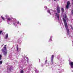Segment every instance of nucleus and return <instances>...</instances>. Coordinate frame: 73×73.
Here are the masks:
<instances>
[{
    "mask_svg": "<svg viewBox=\"0 0 73 73\" xmlns=\"http://www.w3.org/2000/svg\"><path fill=\"white\" fill-rule=\"evenodd\" d=\"M57 13H60V7H57Z\"/></svg>",
    "mask_w": 73,
    "mask_h": 73,
    "instance_id": "9",
    "label": "nucleus"
},
{
    "mask_svg": "<svg viewBox=\"0 0 73 73\" xmlns=\"http://www.w3.org/2000/svg\"><path fill=\"white\" fill-rule=\"evenodd\" d=\"M73 70H72V72H73Z\"/></svg>",
    "mask_w": 73,
    "mask_h": 73,
    "instance_id": "31",
    "label": "nucleus"
},
{
    "mask_svg": "<svg viewBox=\"0 0 73 73\" xmlns=\"http://www.w3.org/2000/svg\"><path fill=\"white\" fill-rule=\"evenodd\" d=\"M72 44L73 45V41H72Z\"/></svg>",
    "mask_w": 73,
    "mask_h": 73,
    "instance_id": "28",
    "label": "nucleus"
},
{
    "mask_svg": "<svg viewBox=\"0 0 73 73\" xmlns=\"http://www.w3.org/2000/svg\"><path fill=\"white\" fill-rule=\"evenodd\" d=\"M64 18H63V19L64 21V23L65 26L66 27V31H67V35L68 36V35H69V29H68V25H67V23L66 22V21L67 20V21H69V19L67 18V16L66 15H64Z\"/></svg>",
    "mask_w": 73,
    "mask_h": 73,
    "instance_id": "1",
    "label": "nucleus"
},
{
    "mask_svg": "<svg viewBox=\"0 0 73 73\" xmlns=\"http://www.w3.org/2000/svg\"><path fill=\"white\" fill-rule=\"evenodd\" d=\"M26 58L27 59V62H28V60H29L28 58L26 57Z\"/></svg>",
    "mask_w": 73,
    "mask_h": 73,
    "instance_id": "21",
    "label": "nucleus"
},
{
    "mask_svg": "<svg viewBox=\"0 0 73 73\" xmlns=\"http://www.w3.org/2000/svg\"><path fill=\"white\" fill-rule=\"evenodd\" d=\"M44 8H45V9H47V7H46V6H44Z\"/></svg>",
    "mask_w": 73,
    "mask_h": 73,
    "instance_id": "23",
    "label": "nucleus"
},
{
    "mask_svg": "<svg viewBox=\"0 0 73 73\" xmlns=\"http://www.w3.org/2000/svg\"><path fill=\"white\" fill-rule=\"evenodd\" d=\"M39 62H40V59H39Z\"/></svg>",
    "mask_w": 73,
    "mask_h": 73,
    "instance_id": "27",
    "label": "nucleus"
},
{
    "mask_svg": "<svg viewBox=\"0 0 73 73\" xmlns=\"http://www.w3.org/2000/svg\"><path fill=\"white\" fill-rule=\"evenodd\" d=\"M2 63H3V61H0V64H2Z\"/></svg>",
    "mask_w": 73,
    "mask_h": 73,
    "instance_id": "18",
    "label": "nucleus"
},
{
    "mask_svg": "<svg viewBox=\"0 0 73 73\" xmlns=\"http://www.w3.org/2000/svg\"><path fill=\"white\" fill-rule=\"evenodd\" d=\"M2 56H1V55H0V60H1V57Z\"/></svg>",
    "mask_w": 73,
    "mask_h": 73,
    "instance_id": "19",
    "label": "nucleus"
},
{
    "mask_svg": "<svg viewBox=\"0 0 73 73\" xmlns=\"http://www.w3.org/2000/svg\"><path fill=\"white\" fill-rule=\"evenodd\" d=\"M54 1H58V0H54Z\"/></svg>",
    "mask_w": 73,
    "mask_h": 73,
    "instance_id": "25",
    "label": "nucleus"
},
{
    "mask_svg": "<svg viewBox=\"0 0 73 73\" xmlns=\"http://www.w3.org/2000/svg\"><path fill=\"white\" fill-rule=\"evenodd\" d=\"M72 1H73V0H72Z\"/></svg>",
    "mask_w": 73,
    "mask_h": 73,
    "instance_id": "32",
    "label": "nucleus"
},
{
    "mask_svg": "<svg viewBox=\"0 0 73 73\" xmlns=\"http://www.w3.org/2000/svg\"><path fill=\"white\" fill-rule=\"evenodd\" d=\"M72 1H73V0H72Z\"/></svg>",
    "mask_w": 73,
    "mask_h": 73,
    "instance_id": "34",
    "label": "nucleus"
},
{
    "mask_svg": "<svg viewBox=\"0 0 73 73\" xmlns=\"http://www.w3.org/2000/svg\"><path fill=\"white\" fill-rule=\"evenodd\" d=\"M8 38V34H7L5 35V38L6 39H7Z\"/></svg>",
    "mask_w": 73,
    "mask_h": 73,
    "instance_id": "11",
    "label": "nucleus"
},
{
    "mask_svg": "<svg viewBox=\"0 0 73 73\" xmlns=\"http://www.w3.org/2000/svg\"><path fill=\"white\" fill-rule=\"evenodd\" d=\"M53 37L52 36H50V41H52V38Z\"/></svg>",
    "mask_w": 73,
    "mask_h": 73,
    "instance_id": "16",
    "label": "nucleus"
},
{
    "mask_svg": "<svg viewBox=\"0 0 73 73\" xmlns=\"http://www.w3.org/2000/svg\"><path fill=\"white\" fill-rule=\"evenodd\" d=\"M54 58V55H52L51 56V64H53V58Z\"/></svg>",
    "mask_w": 73,
    "mask_h": 73,
    "instance_id": "7",
    "label": "nucleus"
},
{
    "mask_svg": "<svg viewBox=\"0 0 73 73\" xmlns=\"http://www.w3.org/2000/svg\"><path fill=\"white\" fill-rule=\"evenodd\" d=\"M20 73H24V71L23 70H21L20 71Z\"/></svg>",
    "mask_w": 73,
    "mask_h": 73,
    "instance_id": "15",
    "label": "nucleus"
},
{
    "mask_svg": "<svg viewBox=\"0 0 73 73\" xmlns=\"http://www.w3.org/2000/svg\"><path fill=\"white\" fill-rule=\"evenodd\" d=\"M47 11L48 13H49L51 15V13H50V10H47Z\"/></svg>",
    "mask_w": 73,
    "mask_h": 73,
    "instance_id": "12",
    "label": "nucleus"
},
{
    "mask_svg": "<svg viewBox=\"0 0 73 73\" xmlns=\"http://www.w3.org/2000/svg\"><path fill=\"white\" fill-rule=\"evenodd\" d=\"M60 55H59L57 57L58 59H59L60 58Z\"/></svg>",
    "mask_w": 73,
    "mask_h": 73,
    "instance_id": "13",
    "label": "nucleus"
},
{
    "mask_svg": "<svg viewBox=\"0 0 73 73\" xmlns=\"http://www.w3.org/2000/svg\"><path fill=\"white\" fill-rule=\"evenodd\" d=\"M70 4V2L69 1H68L67 3V5L66 6V9H68L69 8V5Z\"/></svg>",
    "mask_w": 73,
    "mask_h": 73,
    "instance_id": "6",
    "label": "nucleus"
},
{
    "mask_svg": "<svg viewBox=\"0 0 73 73\" xmlns=\"http://www.w3.org/2000/svg\"><path fill=\"white\" fill-rule=\"evenodd\" d=\"M1 33H2V31H1L0 32V35L1 34Z\"/></svg>",
    "mask_w": 73,
    "mask_h": 73,
    "instance_id": "24",
    "label": "nucleus"
},
{
    "mask_svg": "<svg viewBox=\"0 0 73 73\" xmlns=\"http://www.w3.org/2000/svg\"><path fill=\"white\" fill-rule=\"evenodd\" d=\"M20 25H21V24H20Z\"/></svg>",
    "mask_w": 73,
    "mask_h": 73,
    "instance_id": "30",
    "label": "nucleus"
},
{
    "mask_svg": "<svg viewBox=\"0 0 73 73\" xmlns=\"http://www.w3.org/2000/svg\"><path fill=\"white\" fill-rule=\"evenodd\" d=\"M69 65H70L71 68H73V62H69Z\"/></svg>",
    "mask_w": 73,
    "mask_h": 73,
    "instance_id": "8",
    "label": "nucleus"
},
{
    "mask_svg": "<svg viewBox=\"0 0 73 73\" xmlns=\"http://www.w3.org/2000/svg\"><path fill=\"white\" fill-rule=\"evenodd\" d=\"M71 13L72 15H73V10L71 11Z\"/></svg>",
    "mask_w": 73,
    "mask_h": 73,
    "instance_id": "22",
    "label": "nucleus"
},
{
    "mask_svg": "<svg viewBox=\"0 0 73 73\" xmlns=\"http://www.w3.org/2000/svg\"><path fill=\"white\" fill-rule=\"evenodd\" d=\"M51 11L53 13H54V14H55V15H56V17L57 18L58 20H59V18L60 17L59 16V14H58L57 13H56V11H53L52 10H51Z\"/></svg>",
    "mask_w": 73,
    "mask_h": 73,
    "instance_id": "4",
    "label": "nucleus"
},
{
    "mask_svg": "<svg viewBox=\"0 0 73 73\" xmlns=\"http://www.w3.org/2000/svg\"><path fill=\"white\" fill-rule=\"evenodd\" d=\"M46 62H47V60H46L45 61V63H46Z\"/></svg>",
    "mask_w": 73,
    "mask_h": 73,
    "instance_id": "26",
    "label": "nucleus"
},
{
    "mask_svg": "<svg viewBox=\"0 0 73 73\" xmlns=\"http://www.w3.org/2000/svg\"><path fill=\"white\" fill-rule=\"evenodd\" d=\"M5 17H7L6 21H7V23H8L9 22L11 21V18L9 17H8V15H6Z\"/></svg>",
    "mask_w": 73,
    "mask_h": 73,
    "instance_id": "5",
    "label": "nucleus"
},
{
    "mask_svg": "<svg viewBox=\"0 0 73 73\" xmlns=\"http://www.w3.org/2000/svg\"><path fill=\"white\" fill-rule=\"evenodd\" d=\"M13 20V25L15 27H16L17 25V24H20V22L19 21H17V20L15 19H14Z\"/></svg>",
    "mask_w": 73,
    "mask_h": 73,
    "instance_id": "2",
    "label": "nucleus"
},
{
    "mask_svg": "<svg viewBox=\"0 0 73 73\" xmlns=\"http://www.w3.org/2000/svg\"><path fill=\"white\" fill-rule=\"evenodd\" d=\"M51 12H52V11H51Z\"/></svg>",
    "mask_w": 73,
    "mask_h": 73,
    "instance_id": "33",
    "label": "nucleus"
},
{
    "mask_svg": "<svg viewBox=\"0 0 73 73\" xmlns=\"http://www.w3.org/2000/svg\"><path fill=\"white\" fill-rule=\"evenodd\" d=\"M62 70H64L62 69Z\"/></svg>",
    "mask_w": 73,
    "mask_h": 73,
    "instance_id": "29",
    "label": "nucleus"
},
{
    "mask_svg": "<svg viewBox=\"0 0 73 73\" xmlns=\"http://www.w3.org/2000/svg\"><path fill=\"white\" fill-rule=\"evenodd\" d=\"M4 49L2 50V51L3 53L4 56H7V48H6V45H5L4 47Z\"/></svg>",
    "mask_w": 73,
    "mask_h": 73,
    "instance_id": "3",
    "label": "nucleus"
},
{
    "mask_svg": "<svg viewBox=\"0 0 73 73\" xmlns=\"http://www.w3.org/2000/svg\"><path fill=\"white\" fill-rule=\"evenodd\" d=\"M61 10L62 13H63V12H64V9L63 8H62L61 9Z\"/></svg>",
    "mask_w": 73,
    "mask_h": 73,
    "instance_id": "14",
    "label": "nucleus"
},
{
    "mask_svg": "<svg viewBox=\"0 0 73 73\" xmlns=\"http://www.w3.org/2000/svg\"><path fill=\"white\" fill-rule=\"evenodd\" d=\"M17 51H18L19 50V48H18V46H17Z\"/></svg>",
    "mask_w": 73,
    "mask_h": 73,
    "instance_id": "20",
    "label": "nucleus"
},
{
    "mask_svg": "<svg viewBox=\"0 0 73 73\" xmlns=\"http://www.w3.org/2000/svg\"><path fill=\"white\" fill-rule=\"evenodd\" d=\"M1 18L4 21L5 20V19H4V17H3L2 16H1Z\"/></svg>",
    "mask_w": 73,
    "mask_h": 73,
    "instance_id": "17",
    "label": "nucleus"
},
{
    "mask_svg": "<svg viewBox=\"0 0 73 73\" xmlns=\"http://www.w3.org/2000/svg\"><path fill=\"white\" fill-rule=\"evenodd\" d=\"M18 43L19 44H21V39H18Z\"/></svg>",
    "mask_w": 73,
    "mask_h": 73,
    "instance_id": "10",
    "label": "nucleus"
}]
</instances>
